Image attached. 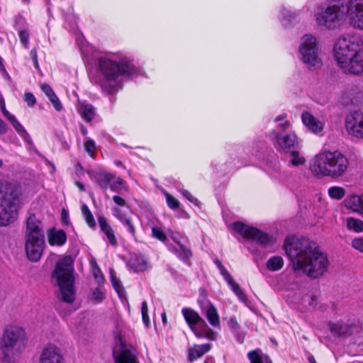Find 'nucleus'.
<instances>
[{
    "instance_id": "nucleus-18",
    "label": "nucleus",
    "mask_w": 363,
    "mask_h": 363,
    "mask_svg": "<svg viewBox=\"0 0 363 363\" xmlns=\"http://www.w3.org/2000/svg\"><path fill=\"white\" fill-rule=\"evenodd\" d=\"M115 363H139L137 356L135 353L121 345L119 351L113 352Z\"/></svg>"
},
{
    "instance_id": "nucleus-57",
    "label": "nucleus",
    "mask_w": 363,
    "mask_h": 363,
    "mask_svg": "<svg viewBox=\"0 0 363 363\" xmlns=\"http://www.w3.org/2000/svg\"><path fill=\"white\" fill-rule=\"evenodd\" d=\"M0 103H1V109L4 113V115L7 118H9V116H13L12 114H11L6 109V106H5V103H4V99H1L0 100Z\"/></svg>"
},
{
    "instance_id": "nucleus-36",
    "label": "nucleus",
    "mask_w": 363,
    "mask_h": 363,
    "mask_svg": "<svg viewBox=\"0 0 363 363\" xmlns=\"http://www.w3.org/2000/svg\"><path fill=\"white\" fill-rule=\"evenodd\" d=\"M131 266L135 271H143L147 268V262L143 257H136L130 262Z\"/></svg>"
},
{
    "instance_id": "nucleus-42",
    "label": "nucleus",
    "mask_w": 363,
    "mask_h": 363,
    "mask_svg": "<svg viewBox=\"0 0 363 363\" xmlns=\"http://www.w3.org/2000/svg\"><path fill=\"white\" fill-rule=\"evenodd\" d=\"M332 55L334 60L336 61L337 65H340V44L339 40H336L334 43L333 49L332 50Z\"/></svg>"
},
{
    "instance_id": "nucleus-40",
    "label": "nucleus",
    "mask_w": 363,
    "mask_h": 363,
    "mask_svg": "<svg viewBox=\"0 0 363 363\" xmlns=\"http://www.w3.org/2000/svg\"><path fill=\"white\" fill-rule=\"evenodd\" d=\"M350 97L352 104L355 105H359L363 104V92L357 91V88L355 87V90L353 94H350Z\"/></svg>"
},
{
    "instance_id": "nucleus-58",
    "label": "nucleus",
    "mask_w": 363,
    "mask_h": 363,
    "mask_svg": "<svg viewBox=\"0 0 363 363\" xmlns=\"http://www.w3.org/2000/svg\"><path fill=\"white\" fill-rule=\"evenodd\" d=\"M30 55H31V57L33 60V62H34V65L35 67L38 69L39 68V65H38V59H37V52H36V50L35 49H33L30 51Z\"/></svg>"
},
{
    "instance_id": "nucleus-51",
    "label": "nucleus",
    "mask_w": 363,
    "mask_h": 363,
    "mask_svg": "<svg viewBox=\"0 0 363 363\" xmlns=\"http://www.w3.org/2000/svg\"><path fill=\"white\" fill-rule=\"evenodd\" d=\"M352 245L356 250L363 252V238L354 239Z\"/></svg>"
},
{
    "instance_id": "nucleus-14",
    "label": "nucleus",
    "mask_w": 363,
    "mask_h": 363,
    "mask_svg": "<svg viewBox=\"0 0 363 363\" xmlns=\"http://www.w3.org/2000/svg\"><path fill=\"white\" fill-rule=\"evenodd\" d=\"M346 13L351 25L363 29V0H348L346 4Z\"/></svg>"
},
{
    "instance_id": "nucleus-31",
    "label": "nucleus",
    "mask_w": 363,
    "mask_h": 363,
    "mask_svg": "<svg viewBox=\"0 0 363 363\" xmlns=\"http://www.w3.org/2000/svg\"><path fill=\"white\" fill-rule=\"evenodd\" d=\"M347 227L349 230L356 233L363 232V220L353 217L347 218L346 220Z\"/></svg>"
},
{
    "instance_id": "nucleus-13",
    "label": "nucleus",
    "mask_w": 363,
    "mask_h": 363,
    "mask_svg": "<svg viewBox=\"0 0 363 363\" xmlns=\"http://www.w3.org/2000/svg\"><path fill=\"white\" fill-rule=\"evenodd\" d=\"M272 137L274 139V145L277 150L287 153L298 147V142L294 133H289L282 135L277 130L271 133Z\"/></svg>"
},
{
    "instance_id": "nucleus-38",
    "label": "nucleus",
    "mask_w": 363,
    "mask_h": 363,
    "mask_svg": "<svg viewBox=\"0 0 363 363\" xmlns=\"http://www.w3.org/2000/svg\"><path fill=\"white\" fill-rule=\"evenodd\" d=\"M110 275L113 286L118 295L121 296L124 291L123 287L121 285L120 280L116 277L114 270L112 269H110Z\"/></svg>"
},
{
    "instance_id": "nucleus-37",
    "label": "nucleus",
    "mask_w": 363,
    "mask_h": 363,
    "mask_svg": "<svg viewBox=\"0 0 363 363\" xmlns=\"http://www.w3.org/2000/svg\"><path fill=\"white\" fill-rule=\"evenodd\" d=\"M286 118V114L282 113L274 119V121L278 123V128L282 131H286L291 127V123Z\"/></svg>"
},
{
    "instance_id": "nucleus-11",
    "label": "nucleus",
    "mask_w": 363,
    "mask_h": 363,
    "mask_svg": "<svg viewBox=\"0 0 363 363\" xmlns=\"http://www.w3.org/2000/svg\"><path fill=\"white\" fill-rule=\"evenodd\" d=\"M233 228L235 231L240 233L243 238L255 240L259 245H266L271 242V238L267 233L256 228L245 225L243 223L235 222Z\"/></svg>"
},
{
    "instance_id": "nucleus-56",
    "label": "nucleus",
    "mask_w": 363,
    "mask_h": 363,
    "mask_svg": "<svg viewBox=\"0 0 363 363\" xmlns=\"http://www.w3.org/2000/svg\"><path fill=\"white\" fill-rule=\"evenodd\" d=\"M204 337L209 340H214L216 338V334L213 330L209 328H207L204 330Z\"/></svg>"
},
{
    "instance_id": "nucleus-25",
    "label": "nucleus",
    "mask_w": 363,
    "mask_h": 363,
    "mask_svg": "<svg viewBox=\"0 0 363 363\" xmlns=\"http://www.w3.org/2000/svg\"><path fill=\"white\" fill-rule=\"evenodd\" d=\"M202 312L213 327H219L220 318L216 307L210 303L206 307L202 308Z\"/></svg>"
},
{
    "instance_id": "nucleus-6",
    "label": "nucleus",
    "mask_w": 363,
    "mask_h": 363,
    "mask_svg": "<svg viewBox=\"0 0 363 363\" xmlns=\"http://www.w3.org/2000/svg\"><path fill=\"white\" fill-rule=\"evenodd\" d=\"M52 281L60 289L58 297L71 303L74 300V260L70 256L60 259L52 273Z\"/></svg>"
},
{
    "instance_id": "nucleus-4",
    "label": "nucleus",
    "mask_w": 363,
    "mask_h": 363,
    "mask_svg": "<svg viewBox=\"0 0 363 363\" xmlns=\"http://www.w3.org/2000/svg\"><path fill=\"white\" fill-rule=\"evenodd\" d=\"M342 70L355 75L363 74V41L358 34L342 39Z\"/></svg>"
},
{
    "instance_id": "nucleus-54",
    "label": "nucleus",
    "mask_w": 363,
    "mask_h": 363,
    "mask_svg": "<svg viewBox=\"0 0 363 363\" xmlns=\"http://www.w3.org/2000/svg\"><path fill=\"white\" fill-rule=\"evenodd\" d=\"M228 325L233 330H238L240 328V325L235 317L230 318L228 320Z\"/></svg>"
},
{
    "instance_id": "nucleus-49",
    "label": "nucleus",
    "mask_w": 363,
    "mask_h": 363,
    "mask_svg": "<svg viewBox=\"0 0 363 363\" xmlns=\"http://www.w3.org/2000/svg\"><path fill=\"white\" fill-rule=\"evenodd\" d=\"M19 38L21 43L25 48L28 47L29 34L26 30H21L19 32Z\"/></svg>"
},
{
    "instance_id": "nucleus-64",
    "label": "nucleus",
    "mask_w": 363,
    "mask_h": 363,
    "mask_svg": "<svg viewBox=\"0 0 363 363\" xmlns=\"http://www.w3.org/2000/svg\"><path fill=\"white\" fill-rule=\"evenodd\" d=\"M94 275L95 277V278L96 279H98V281H99L101 279H103V277L101 275V271L99 270V269H97L94 272Z\"/></svg>"
},
{
    "instance_id": "nucleus-7",
    "label": "nucleus",
    "mask_w": 363,
    "mask_h": 363,
    "mask_svg": "<svg viewBox=\"0 0 363 363\" xmlns=\"http://www.w3.org/2000/svg\"><path fill=\"white\" fill-rule=\"evenodd\" d=\"M99 67L104 76L101 87L108 94H113L118 90L121 84V76L129 77L137 73L135 66L125 60L118 63L108 59H101Z\"/></svg>"
},
{
    "instance_id": "nucleus-62",
    "label": "nucleus",
    "mask_w": 363,
    "mask_h": 363,
    "mask_svg": "<svg viewBox=\"0 0 363 363\" xmlns=\"http://www.w3.org/2000/svg\"><path fill=\"white\" fill-rule=\"evenodd\" d=\"M141 313H142V315H145L146 314H148V308H147V303L146 301H143L142 303Z\"/></svg>"
},
{
    "instance_id": "nucleus-23",
    "label": "nucleus",
    "mask_w": 363,
    "mask_h": 363,
    "mask_svg": "<svg viewBox=\"0 0 363 363\" xmlns=\"http://www.w3.org/2000/svg\"><path fill=\"white\" fill-rule=\"evenodd\" d=\"M362 198L363 194L357 195L352 194L350 196L347 197L344 201L345 206L360 215V211L362 209Z\"/></svg>"
},
{
    "instance_id": "nucleus-30",
    "label": "nucleus",
    "mask_w": 363,
    "mask_h": 363,
    "mask_svg": "<svg viewBox=\"0 0 363 363\" xmlns=\"http://www.w3.org/2000/svg\"><path fill=\"white\" fill-rule=\"evenodd\" d=\"M9 121L13 125V128L16 130V132L20 134V135L27 142H29L30 140V135L26 132L25 128L23 127V125L17 121L16 117L13 115L11 116H9V118H8Z\"/></svg>"
},
{
    "instance_id": "nucleus-35",
    "label": "nucleus",
    "mask_w": 363,
    "mask_h": 363,
    "mask_svg": "<svg viewBox=\"0 0 363 363\" xmlns=\"http://www.w3.org/2000/svg\"><path fill=\"white\" fill-rule=\"evenodd\" d=\"M177 245L178 246L174 249V252L178 257L182 259H186L191 256V252L189 249L186 248L179 242H178Z\"/></svg>"
},
{
    "instance_id": "nucleus-24",
    "label": "nucleus",
    "mask_w": 363,
    "mask_h": 363,
    "mask_svg": "<svg viewBox=\"0 0 363 363\" xmlns=\"http://www.w3.org/2000/svg\"><path fill=\"white\" fill-rule=\"evenodd\" d=\"M99 225L101 230L106 235L111 245L113 246L117 245V240L115 237L113 230L111 225L108 223L106 219L104 216H99L98 218Z\"/></svg>"
},
{
    "instance_id": "nucleus-63",
    "label": "nucleus",
    "mask_w": 363,
    "mask_h": 363,
    "mask_svg": "<svg viewBox=\"0 0 363 363\" xmlns=\"http://www.w3.org/2000/svg\"><path fill=\"white\" fill-rule=\"evenodd\" d=\"M142 317H143V321L144 324L145 325V326L147 328L149 327V325L150 324V318L148 317V314H146L145 315H142Z\"/></svg>"
},
{
    "instance_id": "nucleus-45",
    "label": "nucleus",
    "mask_w": 363,
    "mask_h": 363,
    "mask_svg": "<svg viewBox=\"0 0 363 363\" xmlns=\"http://www.w3.org/2000/svg\"><path fill=\"white\" fill-rule=\"evenodd\" d=\"M166 199H167V205L169 208H177L179 207V201L175 199L174 196H172L171 194H166Z\"/></svg>"
},
{
    "instance_id": "nucleus-20",
    "label": "nucleus",
    "mask_w": 363,
    "mask_h": 363,
    "mask_svg": "<svg viewBox=\"0 0 363 363\" xmlns=\"http://www.w3.org/2000/svg\"><path fill=\"white\" fill-rule=\"evenodd\" d=\"M361 330V325L359 319L353 316L342 325V339L343 337L354 336Z\"/></svg>"
},
{
    "instance_id": "nucleus-19",
    "label": "nucleus",
    "mask_w": 363,
    "mask_h": 363,
    "mask_svg": "<svg viewBox=\"0 0 363 363\" xmlns=\"http://www.w3.org/2000/svg\"><path fill=\"white\" fill-rule=\"evenodd\" d=\"M301 119L303 123L314 133H319L323 130L324 123L308 112H303Z\"/></svg>"
},
{
    "instance_id": "nucleus-17",
    "label": "nucleus",
    "mask_w": 363,
    "mask_h": 363,
    "mask_svg": "<svg viewBox=\"0 0 363 363\" xmlns=\"http://www.w3.org/2000/svg\"><path fill=\"white\" fill-rule=\"evenodd\" d=\"M113 215L127 228L130 235L133 238H135L136 220L133 219L130 216L127 215L119 208H113Z\"/></svg>"
},
{
    "instance_id": "nucleus-9",
    "label": "nucleus",
    "mask_w": 363,
    "mask_h": 363,
    "mask_svg": "<svg viewBox=\"0 0 363 363\" xmlns=\"http://www.w3.org/2000/svg\"><path fill=\"white\" fill-rule=\"evenodd\" d=\"M340 11V0H330L328 5L323 7L315 14L317 23L327 29L337 28L340 25L339 12Z\"/></svg>"
},
{
    "instance_id": "nucleus-26",
    "label": "nucleus",
    "mask_w": 363,
    "mask_h": 363,
    "mask_svg": "<svg viewBox=\"0 0 363 363\" xmlns=\"http://www.w3.org/2000/svg\"><path fill=\"white\" fill-rule=\"evenodd\" d=\"M211 348V345L209 343L203 345H195L193 347L189 350V359L193 362L200 357L204 354L207 353Z\"/></svg>"
},
{
    "instance_id": "nucleus-1",
    "label": "nucleus",
    "mask_w": 363,
    "mask_h": 363,
    "mask_svg": "<svg viewBox=\"0 0 363 363\" xmlns=\"http://www.w3.org/2000/svg\"><path fill=\"white\" fill-rule=\"evenodd\" d=\"M284 248L289 257L293 269L313 279L322 276L327 270L328 261L315 242L309 239L296 237L285 240Z\"/></svg>"
},
{
    "instance_id": "nucleus-34",
    "label": "nucleus",
    "mask_w": 363,
    "mask_h": 363,
    "mask_svg": "<svg viewBox=\"0 0 363 363\" xmlns=\"http://www.w3.org/2000/svg\"><path fill=\"white\" fill-rule=\"evenodd\" d=\"M82 213L83 215V217L86 223V224L90 228H94L96 226V222L94 220V218L89 209L88 206L86 204H83L82 206Z\"/></svg>"
},
{
    "instance_id": "nucleus-61",
    "label": "nucleus",
    "mask_w": 363,
    "mask_h": 363,
    "mask_svg": "<svg viewBox=\"0 0 363 363\" xmlns=\"http://www.w3.org/2000/svg\"><path fill=\"white\" fill-rule=\"evenodd\" d=\"M191 330L197 337H204V330L199 331L196 327L191 328Z\"/></svg>"
},
{
    "instance_id": "nucleus-10",
    "label": "nucleus",
    "mask_w": 363,
    "mask_h": 363,
    "mask_svg": "<svg viewBox=\"0 0 363 363\" xmlns=\"http://www.w3.org/2000/svg\"><path fill=\"white\" fill-rule=\"evenodd\" d=\"M299 51L301 60L308 68L320 67L321 60L318 56V47L316 39L310 34L303 35L301 40Z\"/></svg>"
},
{
    "instance_id": "nucleus-52",
    "label": "nucleus",
    "mask_w": 363,
    "mask_h": 363,
    "mask_svg": "<svg viewBox=\"0 0 363 363\" xmlns=\"http://www.w3.org/2000/svg\"><path fill=\"white\" fill-rule=\"evenodd\" d=\"M41 89L46 94L48 99L50 97H52L55 94V92L53 91L52 89L48 84H43L41 85Z\"/></svg>"
},
{
    "instance_id": "nucleus-39",
    "label": "nucleus",
    "mask_w": 363,
    "mask_h": 363,
    "mask_svg": "<svg viewBox=\"0 0 363 363\" xmlns=\"http://www.w3.org/2000/svg\"><path fill=\"white\" fill-rule=\"evenodd\" d=\"M281 19L284 26H289L290 23L296 19V16L290 11L284 9L281 11Z\"/></svg>"
},
{
    "instance_id": "nucleus-3",
    "label": "nucleus",
    "mask_w": 363,
    "mask_h": 363,
    "mask_svg": "<svg viewBox=\"0 0 363 363\" xmlns=\"http://www.w3.org/2000/svg\"><path fill=\"white\" fill-rule=\"evenodd\" d=\"M21 195L20 184L0 180V226H7L17 219Z\"/></svg>"
},
{
    "instance_id": "nucleus-55",
    "label": "nucleus",
    "mask_w": 363,
    "mask_h": 363,
    "mask_svg": "<svg viewBox=\"0 0 363 363\" xmlns=\"http://www.w3.org/2000/svg\"><path fill=\"white\" fill-rule=\"evenodd\" d=\"M113 200L119 206H125L126 205L125 201L119 196H114Z\"/></svg>"
},
{
    "instance_id": "nucleus-28",
    "label": "nucleus",
    "mask_w": 363,
    "mask_h": 363,
    "mask_svg": "<svg viewBox=\"0 0 363 363\" xmlns=\"http://www.w3.org/2000/svg\"><path fill=\"white\" fill-rule=\"evenodd\" d=\"M79 112L81 116L87 122H90L95 116L94 107L91 104H82Z\"/></svg>"
},
{
    "instance_id": "nucleus-50",
    "label": "nucleus",
    "mask_w": 363,
    "mask_h": 363,
    "mask_svg": "<svg viewBox=\"0 0 363 363\" xmlns=\"http://www.w3.org/2000/svg\"><path fill=\"white\" fill-rule=\"evenodd\" d=\"M49 99L57 111L62 110V106L55 94L52 97H50Z\"/></svg>"
},
{
    "instance_id": "nucleus-21",
    "label": "nucleus",
    "mask_w": 363,
    "mask_h": 363,
    "mask_svg": "<svg viewBox=\"0 0 363 363\" xmlns=\"http://www.w3.org/2000/svg\"><path fill=\"white\" fill-rule=\"evenodd\" d=\"M48 240L50 245H63L67 240L66 233L63 230L51 229L48 231Z\"/></svg>"
},
{
    "instance_id": "nucleus-60",
    "label": "nucleus",
    "mask_w": 363,
    "mask_h": 363,
    "mask_svg": "<svg viewBox=\"0 0 363 363\" xmlns=\"http://www.w3.org/2000/svg\"><path fill=\"white\" fill-rule=\"evenodd\" d=\"M7 131V125L1 118H0V134H4Z\"/></svg>"
},
{
    "instance_id": "nucleus-33",
    "label": "nucleus",
    "mask_w": 363,
    "mask_h": 363,
    "mask_svg": "<svg viewBox=\"0 0 363 363\" xmlns=\"http://www.w3.org/2000/svg\"><path fill=\"white\" fill-rule=\"evenodd\" d=\"M291 157L289 160L290 163L295 167H298L300 165H303L306 160L304 157L301 156L298 151L295 149L291 150V152H287Z\"/></svg>"
},
{
    "instance_id": "nucleus-47",
    "label": "nucleus",
    "mask_w": 363,
    "mask_h": 363,
    "mask_svg": "<svg viewBox=\"0 0 363 363\" xmlns=\"http://www.w3.org/2000/svg\"><path fill=\"white\" fill-rule=\"evenodd\" d=\"M180 192L190 202L194 203L196 206L199 204V201H198V199L194 198L189 191L186 189H181Z\"/></svg>"
},
{
    "instance_id": "nucleus-15",
    "label": "nucleus",
    "mask_w": 363,
    "mask_h": 363,
    "mask_svg": "<svg viewBox=\"0 0 363 363\" xmlns=\"http://www.w3.org/2000/svg\"><path fill=\"white\" fill-rule=\"evenodd\" d=\"M214 263L219 269L220 274L223 277L225 281L228 284V285L231 287L232 290L234 293L238 296L239 299L243 302L247 303V298L245 294L242 292L239 285L234 281L233 278L231 277L230 273L223 266L222 262L218 259H214Z\"/></svg>"
},
{
    "instance_id": "nucleus-27",
    "label": "nucleus",
    "mask_w": 363,
    "mask_h": 363,
    "mask_svg": "<svg viewBox=\"0 0 363 363\" xmlns=\"http://www.w3.org/2000/svg\"><path fill=\"white\" fill-rule=\"evenodd\" d=\"M247 357L251 363H272L267 355L262 354L260 350L250 351Z\"/></svg>"
},
{
    "instance_id": "nucleus-2",
    "label": "nucleus",
    "mask_w": 363,
    "mask_h": 363,
    "mask_svg": "<svg viewBox=\"0 0 363 363\" xmlns=\"http://www.w3.org/2000/svg\"><path fill=\"white\" fill-rule=\"evenodd\" d=\"M26 344L25 328L16 324L5 325L0 335V362L15 363Z\"/></svg>"
},
{
    "instance_id": "nucleus-53",
    "label": "nucleus",
    "mask_w": 363,
    "mask_h": 363,
    "mask_svg": "<svg viewBox=\"0 0 363 363\" xmlns=\"http://www.w3.org/2000/svg\"><path fill=\"white\" fill-rule=\"evenodd\" d=\"M24 99L30 106H33L36 102L34 95L31 93L25 94Z\"/></svg>"
},
{
    "instance_id": "nucleus-59",
    "label": "nucleus",
    "mask_w": 363,
    "mask_h": 363,
    "mask_svg": "<svg viewBox=\"0 0 363 363\" xmlns=\"http://www.w3.org/2000/svg\"><path fill=\"white\" fill-rule=\"evenodd\" d=\"M349 160L347 158H345L343 155H342V173L344 172L345 169H347V167L349 166Z\"/></svg>"
},
{
    "instance_id": "nucleus-29",
    "label": "nucleus",
    "mask_w": 363,
    "mask_h": 363,
    "mask_svg": "<svg viewBox=\"0 0 363 363\" xmlns=\"http://www.w3.org/2000/svg\"><path fill=\"white\" fill-rule=\"evenodd\" d=\"M114 177H115L110 173L101 172L96 174L95 180L102 189H106Z\"/></svg>"
},
{
    "instance_id": "nucleus-12",
    "label": "nucleus",
    "mask_w": 363,
    "mask_h": 363,
    "mask_svg": "<svg viewBox=\"0 0 363 363\" xmlns=\"http://www.w3.org/2000/svg\"><path fill=\"white\" fill-rule=\"evenodd\" d=\"M345 126L350 135L363 138V108L350 111L345 116Z\"/></svg>"
},
{
    "instance_id": "nucleus-32",
    "label": "nucleus",
    "mask_w": 363,
    "mask_h": 363,
    "mask_svg": "<svg viewBox=\"0 0 363 363\" xmlns=\"http://www.w3.org/2000/svg\"><path fill=\"white\" fill-rule=\"evenodd\" d=\"M284 266V260L281 257L274 256L267 262V267L270 271H277Z\"/></svg>"
},
{
    "instance_id": "nucleus-48",
    "label": "nucleus",
    "mask_w": 363,
    "mask_h": 363,
    "mask_svg": "<svg viewBox=\"0 0 363 363\" xmlns=\"http://www.w3.org/2000/svg\"><path fill=\"white\" fill-rule=\"evenodd\" d=\"M328 194L333 199H340V187H330L328 190Z\"/></svg>"
},
{
    "instance_id": "nucleus-16",
    "label": "nucleus",
    "mask_w": 363,
    "mask_h": 363,
    "mask_svg": "<svg viewBox=\"0 0 363 363\" xmlns=\"http://www.w3.org/2000/svg\"><path fill=\"white\" fill-rule=\"evenodd\" d=\"M40 363H63L60 350L54 345L47 346L41 354Z\"/></svg>"
},
{
    "instance_id": "nucleus-41",
    "label": "nucleus",
    "mask_w": 363,
    "mask_h": 363,
    "mask_svg": "<svg viewBox=\"0 0 363 363\" xmlns=\"http://www.w3.org/2000/svg\"><path fill=\"white\" fill-rule=\"evenodd\" d=\"M96 148L95 143L93 140L87 139L84 143V149L92 158L94 157Z\"/></svg>"
},
{
    "instance_id": "nucleus-5",
    "label": "nucleus",
    "mask_w": 363,
    "mask_h": 363,
    "mask_svg": "<svg viewBox=\"0 0 363 363\" xmlns=\"http://www.w3.org/2000/svg\"><path fill=\"white\" fill-rule=\"evenodd\" d=\"M26 252L28 258L33 262L38 261L45 247L44 225L35 214L29 211L26 220Z\"/></svg>"
},
{
    "instance_id": "nucleus-8",
    "label": "nucleus",
    "mask_w": 363,
    "mask_h": 363,
    "mask_svg": "<svg viewBox=\"0 0 363 363\" xmlns=\"http://www.w3.org/2000/svg\"><path fill=\"white\" fill-rule=\"evenodd\" d=\"M340 152L325 151L315 156L311 164V171L318 177L325 176L337 178L340 176Z\"/></svg>"
},
{
    "instance_id": "nucleus-44",
    "label": "nucleus",
    "mask_w": 363,
    "mask_h": 363,
    "mask_svg": "<svg viewBox=\"0 0 363 363\" xmlns=\"http://www.w3.org/2000/svg\"><path fill=\"white\" fill-rule=\"evenodd\" d=\"M152 234L154 238L160 241L164 242L167 240V236L159 228L154 227L152 228Z\"/></svg>"
},
{
    "instance_id": "nucleus-43",
    "label": "nucleus",
    "mask_w": 363,
    "mask_h": 363,
    "mask_svg": "<svg viewBox=\"0 0 363 363\" xmlns=\"http://www.w3.org/2000/svg\"><path fill=\"white\" fill-rule=\"evenodd\" d=\"M105 298V294L101 289H96L91 295V300L100 303Z\"/></svg>"
},
{
    "instance_id": "nucleus-22",
    "label": "nucleus",
    "mask_w": 363,
    "mask_h": 363,
    "mask_svg": "<svg viewBox=\"0 0 363 363\" xmlns=\"http://www.w3.org/2000/svg\"><path fill=\"white\" fill-rule=\"evenodd\" d=\"M182 314L190 328H194L197 323H201L206 325L205 320L196 311H194L193 309L183 308Z\"/></svg>"
},
{
    "instance_id": "nucleus-46",
    "label": "nucleus",
    "mask_w": 363,
    "mask_h": 363,
    "mask_svg": "<svg viewBox=\"0 0 363 363\" xmlns=\"http://www.w3.org/2000/svg\"><path fill=\"white\" fill-rule=\"evenodd\" d=\"M124 180L121 178H118V179L111 184L110 188L113 191H119L124 188Z\"/></svg>"
}]
</instances>
